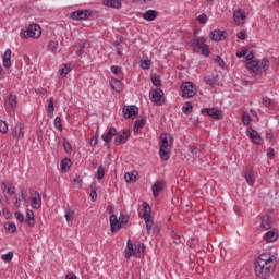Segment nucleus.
<instances>
[{
  "label": "nucleus",
  "instance_id": "nucleus-1",
  "mask_svg": "<svg viewBox=\"0 0 279 279\" xmlns=\"http://www.w3.org/2000/svg\"><path fill=\"white\" fill-rule=\"evenodd\" d=\"M276 267V255L271 252L262 253L254 266L255 276L260 279H268Z\"/></svg>",
  "mask_w": 279,
  "mask_h": 279
},
{
  "label": "nucleus",
  "instance_id": "nucleus-2",
  "mask_svg": "<svg viewBox=\"0 0 279 279\" xmlns=\"http://www.w3.org/2000/svg\"><path fill=\"white\" fill-rule=\"evenodd\" d=\"M190 47H192L194 53L203 56V58H208L210 56V47L206 44V38L204 37H194L190 43Z\"/></svg>",
  "mask_w": 279,
  "mask_h": 279
},
{
  "label": "nucleus",
  "instance_id": "nucleus-3",
  "mask_svg": "<svg viewBox=\"0 0 279 279\" xmlns=\"http://www.w3.org/2000/svg\"><path fill=\"white\" fill-rule=\"evenodd\" d=\"M109 223L112 234H116V232H119L121 228H128V226H130V217H128L125 214H120L119 217L111 214L109 217Z\"/></svg>",
  "mask_w": 279,
  "mask_h": 279
},
{
  "label": "nucleus",
  "instance_id": "nucleus-4",
  "mask_svg": "<svg viewBox=\"0 0 279 279\" xmlns=\"http://www.w3.org/2000/svg\"><path fill=\"white\" fill-rule=\"evenodd\" d=\"M235 56L236 58H244L245 62H248L246 64L248 71H253V73H258V71H260V62L254 61V52L252 50L245 48L242 51L236 52Z\"/></svg>",
  "mask_w": 279,
  "mask_h": 279
},
{
  "label": "nucleus",
  "instance_id": "nucleus-5",
  "mask_svg": "<svg viewBox=\"0 0 279 279\" xmlns=\"http://www.w3.org/2000/svg\"><path fill=\"white\" fill-rule=\"evenodd\" d=\"M43 35V29L38 24H31L26 29H22L20 32L21 38H40Z\"/></svg>",
  "mask_w": 279,
  "mask_h": 279
},
{
  "label": "nucleus",
  "instance_id": "nucleus-6",
  "mask_svg": "<svg viewBox=\"0 0 279 279\" xmlns=\"http://www.w3.org/2000/svg\"><path fill=\"white\" fill-rule=\"evenodd\" d=\"M149 100L153 104H156V106H165L167 98L165 97V92H162L160 88H155L149 92Z\"/></svg>",
  "mask_w": 279,
  "mask_h": 279
},
{
  "label": "nucleus",
  "instance_id": "nucleus-7",
  "mask_svg": "<svg viewBox=\"0 0 279 279\" xmlns=\"http://www.w3.org/2000/svg\"><path fill=\"white\" fill-rule=\"evenodd\" d=\"M180 88L182 92V97H185V99H191L197 95V87L191 82L182 83Z\"/></svg>",
  "mask_w": 279,
  "mask_h": 279
},
{
  "label": "nucleus",
  "instance_id": "nucleus-8",
  "mask_svg": "<svg viewBox=\"0 0 279 279\" xmlns=\"http://www.w3.org/2000/svg\"><path fill=\"white\" fill-rule=\"evenodd\" d=\"M29 202L31 208L34 210H40L43 206V198H40V193H38V191L31 190Z\"/></svg>",
  "mask_w": 279,
  "mask_h": 279
},
{
  "label": "nucleus",
  "instance_id": "nucleus-9",
  "mask_svg": "<svg viewBox=\"0 0 279 279\" xmlns=\"http://www.w3.org/2000/svg\"><path fill=\"white\" fill-rule=\"evenodd\" d=\"M90 16H93V11L88 9H81L71 13L73 21H86V19H90Z\"/></svg>",
  "mask_w": 279,
  "mask_h": 279
},
{
  "label": "nucleus",
  "instance_id": "nucleus-10",
  "mask_svg": "<svg viewBox=\"0 0 279 279\" xmlns=\"http://www.w3.org/2000/svg\"><path fill=\"white\" fill-rule=\"evenodd\" d=\"M201 112L204 114H208L211 119H217L218 121L223 119V111L217 107L213 108H203Z\"/></svg>",
  "mask_w": 279,
  "mask_h": 279
},
{
  "label": "nucleus",
  "instance_id": "nucleus-11",
  "mask_svg": "<svg viewBox=\"0 0 279 279\" xmlns=\"http://www.w3.org/2000/svg\"><path fill=\"white\" fill-rule=\"evenodd\" d=\"M122 114L124 119H134L138 117V107L134 105L124 106L122 108Z\"/></svg>",
  "mask_w": 279,
  "mask_h": 279
},
{
  "label": "nucleus",
  "instance_id": "nucleus-12",
  "mask_svg": "<svg viewBox=\"0 0 279 279\" xmlns=\"http://www.w3.org/2000/svg\"><path fill=\"white\" fill-rule=\"evenodd\" d=\"M246 135L248 136V138H251V143H253V145L263 144V136L258 133V131H256V129H246Z\"/></svg>",
  "mask_w": 279,
  "mask_h": 279
},
{
  "label": "nucleus",
  "instance_id": "nucleus-13",
  "mask_svg": "<svg viewBox=\"0 0 279 279\" xmlns=\"http://www.w3.org/2000/svg\"><path fill=\"white\" fill-rule=\"evenodd\" d=\"M246 19H247V15L245 14V10L236 9L233 12V20H234L235 25H238V26L245 25Z\"/></svg>",
  "mask_w": 279,
  "mask_h": 279
},
{
  "label": "nucleus",
  "instance_id": "nucleus-14",
  "mask_svg": "<svg viewBox=\"0 0 279 279\" xmlns=\"http://www.w3.org/2000/svg\"><path fill=\"white\" fill-rule=\"evenodd\" d=\"M114 136H117V130L114 128H109L108 131L101 135V138L106 144V147H108V149H110L111 147L110 143L112 138H114Z\"/></svg>",
  "mask_w": 279,
  "mask_h": 279
},
{
  "label": "nucleus",
  "instance_id": "nucleus-15",
  "mask_svg": "<svg viewBox=\"0 0 279 279\" xmlns=\"http://www.w3.org/2000/svg\"><path fill=\"white\" fill-rule=\"evenodd\" d=\"M209 38L214 40V43H219V40H226L228 38V32L215 29L209 33Z\"/></svg>",
  "mask_w": 279,
  "mask_h": 279
},
{
  "label": "nucleus",
  "instance_id": "nucleus-16",
  "mask_svg": "<svg viewBox=\"0 0 279 279\" xmlns=\"http://www.w3.org/2000/svg\"><path fill=\"white\" fill-rule=\"evenodd\" d=\"M131 132L129 130H122L118 136L114 138V145H121L123 143H128V137L131 136Z\"/></svg>",
  "mask_w": 279,
  "mask_h": 279
},
{
  "label": "nucleus",
  "instance_id": "nucleus-17",
  "mask_svg": "<svg viewBox=\"0 0 279 279\" xmlns=\"http://www.w3.org/2000/svg\"><path fill=\"white\" fill-rule=\"evenodd\" d=\"M12 136H14V138H23V136H25V124L16 123L12 130Z\"/></svg>",
  "mask_w": 279,
  "mask_h": 279
},
{
  "label": "nucleus",
  "instance_id": "nucleus-18",
  "mask_svg": "<svg viewBox=\"0 0 279 279\" xmlns=\"http://www.w3.org/2000/svg\"><path fill=\"white\" fill-rule=\"evenodd\" d=\"M160 138H161L160 147L165 149H171V146L173 145V138L169 137L167 133L161 134Z\"/></svg>",
  "mask_w": 279,
  "mask_h": 279
},
{
  "label": "nucleus",
  "instance_id": "nucleus-19",
  "mask_svg": "<svg viewBox=\"0 0 279 279\" xmlns=\"http://www.w3.org/2000/svg\"><path fill=\"white\" fill-rule=\"evenodd\" d=\"M2 64L4 69H10L12 66V50L7 49L2 57Z\"/></svg>",
  "mask_w": 279,
  "mask_h": 279
},
{
  "label": "nucleus",
  "instance_id": "nucleus-20",
  "mask_svg": "<svg viewBox=\"0 0 279 279\" xmlns=\"http://www.w3.org/2000/svg\"><path fill=\"white\" fill-rule=\"evenodd\" d=\"M165 189V181H156L151 186L154 197H158Z\"/></svg>",
  "mask_w": 279,
  "mask_h": 279
},
{
  "label": "nucleus",
  "instance_id": "nucleus-21",
  "mask_svg": "<svg viewBox=\"0 0 279 279\" xmlns=\"http://www.w3.org/2000/svg\"><path fill=\"white\" fill-rule=\"evenodd\" d=\"M102 5H106V8L121 10V8H123V2H121V0H104Z\"/></svg>",
  "mask_w": 279,
  "mask_h": 279
},
{
  "label": "nucleus",
  "instance_id": "nucleus-22",
  "mask_svg": "<svg viewBox=\"0 0 279 279\" xmlns=\"http://www.w3.org/2000/svg\"><path fill=\"white\" fill-rule=\"evenodd\" d=\"M24 222L28 225L29 228H34V226H36V217L34 216L33 209H26V219Z\"/></svg>",
  "mask_w": 279,
  "mask_h": 279
},
{
  "label": "nucleus",
  "instance_id": "nucleus-23",
  "mask_svg": "<svg viewBox=\"0 0 279 279\" xmlns=\"http://www.w3.org/2000/svg\"><path fill=\"white\" fill-rule=\"evenodd\" d=\"M266 243H276V240L279 239V234L277 231H268L263 236Z\"/></svg>",
  "mask_w": 279,
  "mask_h": 279
},
{
  "label": "nucleus",
  "instance_id": "nucleus-24",
  "mask_svg": "<svg viewBox=\"0 0 279 279\" xmlns=\"http://www.w3.org/2000/svg\"><path fill=\"white\" fill-rule=\"evenodd\" d=\"M143 19L148 22L156 21L158 19V11L149 9L143 14Z\"/></svg>",
  "mask_w": 279,
  "mask_h": 279
},
{
  "label": "nucleus",
  "instance_id": "nucleus-25",
  "mask_svg": "<svg viewBox=\"0 0 279 279\" xmlns=\"http://www.w3.org/2000/svg\"><path fill=\"white\" fill-rule=\"evenodd\" d=\"M244 179L248 186H254V184H256V173H254L253 170L246 171Z\"/></svg>",
  "mask_w": 279,
  "mask_h": 279
},
{
  "label": "nucleus",
  "instance_id": "nucleus-26",
  "mask_svg": "<svg viewBox=\"0 0 279 279\" xmlns=\"http://www.w3.org/2000/svg\"><path fill=\"white\" fill-rule=\"evenodd\" d=\"M110 85L116 93H121V90H123V82L119 78H111Z\"/></svg>",
  "mask_w": 279,
  "mask_h": 279
},
{
  "label": "nucleus",
  "instance_id": "nucleus-27",
  "mask_svg": "<svg viewBox=\"0 0 279 279\" xmlns=\"http://www.w3.org/2000/svg\"><path fill=\"white\" fill-rule=\"evenodd\" d=\"M72 69L69 64H61L59 66V77H66L71 73Z\"/></svg>",
  "mask_w": 279,
  "mask_h": 279
},
{
  "label": "nucleus",
  "instance_id": "nucleus-28",
  "mask_svg": "<svg viewBox=\"0 0 279 279\" xmlns=\"http://www.w3.org/2000/svg\"><path fill=\"white\" fill-rule=\"evenodd\" d=\"M134 254H135L134 244L132 243V240L129 239L126 242L125 258H132Z\"/></svg>",
  "mask_w": 279,
  "mask_h": 279
},
{
  "label": "nucleus",
  "instance_id": "nucleus-29",
  "mask_svg": "<svg viewBox=\"0 0 279 279\" xmlns=\"http://www.w3.org/2000/svg\"><path fill=\"white\" fill-rule=\"evenodd\" d=\"M205 83L210 86V88L217 86V84H219V76L217 75H209L207 77H205Z\"/></svg>",
  "mask_w": 279,
  "mask_h": 279
},
{
  "label": "nucleus",
  "instance_id": "nucleus-30",
  "mask_svg": "<svg viewBox=\"0 0 279 279\" xmlns=\"http://www.w3.org/2000/svg\"><path fill=\"white\" fill-rule=\"evenodd\" d=\"M146 223L147 234H151V230L154 228V217L151 216H144L142 217Z\"/></svg>",
  "mask_w": 279,
  "mask_h": 279
},
{
  "label": "nucleus",
  "instance_id": "nucleus-31",
  "mask_svg": "<svg viewBox=\"0 0 279 279\" xmlns=\"http://www.w3.org/2000/svg\"><path fill=\"white\" fill-rule=\"evenodd\" d=\"M170 235L173 239L171 245H179V247H182V238L178 235V233H175V231H173L172 229L170 230Z\"/></svg>",
  "mask_w": 279,
  "mask_h": 279
},
{
  "label": "nucleus",
  "instance_id": "nucleus-32",
  "mask_svg": "<svg viewBox=\"0 0 279 279\" xmlns=\"http://www.w3.org/2000/svg\"><path fill=\"white\" fill-rule=\"evenodd\" d=\"M134 256H136V258H143V256H145V244L144 243L137 244V250H135Z\"/></svg>",
  "mask_w": 279,
  "mask_h": 279
},
{
  "label": "nucleus",
  "instance_id": "nucleus-33",
  "mask_svg": "<svg viewBox=\"0 0 279 279\" xmlns=\"http://www.w3.org/2000/svg\"><path fill=\"white\" fill-rule=\"evenodd\" d=\"M136 175H138V172H136V171L126 172L124 174V180H125V182H131V183L136 182V180H137Z\"/></svg>",
  "mask_w": 279,
  "mask_h": 279
},
{
  "label": "nucleus",
  "instance_id": "nucleus-34",
  "mask_svg": "<svg viewBox=\"0 0 279 279\" xmlns=\"http://www.w3.org/2000/svg\"><path fill=\"white\" fill-rule=\"evenodd\" d=\"M272 223L274 222L270 220L268 216L262 218V228H264V230H270Z\"/></svg>",
  "mask_w": 279,
  "mask_h": 279
},
{
  "label": "nucleus",
  "instance_id": "nucleus-35",
  "mask_svg": "<svg viewBox=\"0 0 279 279\" xmlns=\"http://www.w3.org/2000/svg\"><path fill=\"white\" fill-rule=\"evenodd\" d=\"M69 169H71V159L65 158V159L61 160V171L63 173H66V171H69Z\"/></svg>",
  "mask_w": 279,
  "mask_h": 279
},
{
  "label": "nucleus",
  "instance_id": "nucleus-36",
  "mask_svg": "<svg viewBox=\"0 0 279 279\" xmlns=\"http://www.w3.org/2000/svg\"><path fill=\"white\" fill-rule=\"evenodd\" d=\"M159 157L161 158V160L167 161L170 158L169 155V148H159Z\"/></svg>",
  "mask_w": 279,
  "mask_h": 279
},
{
  "label": "nucleus",
  "instance_id": "nucleus-37",
  "mask_svg": "<svg viewBox=\"0 0 279 279\" xmlns=\"http://www.w3.org/2000/svg\"><path fill=\"white\" fill-rule=\"evenodd\" d=\"M143 208H144V214L142 217H151V206H149V203L144 202Z\"/></svg>",
  "mask_w": 279,
  "mask_h": 279
},
{
  "label": "nucleus",
  "instance_id": "nucleus-38",
  "mask_svg": "<svg viewBox=\"0 0 279 279\" xmlns=\"http://www.w3.org/2000/svg\"><path fill=\"white\" fill-rule=\"evenodd\" d=\"M146 123L145 119H141L135 121L134 126H133V131L136 133L138 132V130H141V128H144Z\"/></svg>",
  "mask_w": 279,
  "mask_h": 279
},
{
  "label": "nucleus",
  "instance_id": "nucleus-39",
  "mask_svg": "<svg viewBox=\"0 0 279 279\" xmlns=\"http://www.w3.org/2000/svg\"><path fill=\"white\" fill-rule=\"evenodd\" d=\"M14 258V253L12 251H9L8 253L1 255V260L3 263H10Z\"/></svg>",
  "mask_w": 279,
  "mask_h": 279
},
{
  "label": "nucleus",
  "instance_id": "nucleus-40",
  "mask_svg": "<svg viewBox=\"0 0 279 279\" xmlns=\"http://www.w3.org/2000/svg\"><path fill=\"white\" fill-rule=\"evenodd\" d=\"M242 123L243 125H250L252 123V116H250L247 111L243 112L242 114Z\"/></svg>",
  "mask_w": 279,
  "mask_h": 279
},
{
  "label": "nucleus",
  "instance_id": "nucleus-41",
  "mask_svg": "<svg viewBox=\"0 0 279 279\" xmlns=\"http://www.w3.org/2000/svg\"><path fill=\"white\" fill-rule=\"evenodd\" d=\"M54 110H56V106L53 104L52 98H50V100L48 101V107H47L48 116L53 117Z\"/></svg>",
  "mask_w": 279,
  "mask_h": 279
},
{
  "label": "nucleus",
  "instance_id": "nucleus-42",
  "mask_svg": "<svg viewBox=\"0 0 279 279\" xmlns=\"http://www.w3.org/2000/svg\"><path fill=\"white\" fill-rule=\"evenodd\" d=\"M4 228L9 232H11V234H14V232H16V223H14V222H5Z\"/></svg>",
  "mask_w": 279,
  "mask_h": 279
},
{
  "label": "nucleus",
  "instance_id": "nucleus-43",
  "mask_svg": "<svg viewBox=\"0 0 279 279\" xmlns=\"http://www.w3.org/2000/svg\"><path fill=\"white\" fill-rule=\"evenodd\" d=\"M73 217H75V211L73 209H65V214H64V218L65 220L69 221H73Z\"/></svg>",
  "mask_w": 279,
  "mask_h": 279
},
{
  "label": "nucleus",
  "instance_id": "nucleus-44",
  "mask_svg": "<svg viewBox=\"0 0 279 279\" xmlns=\"http://www.w3.org/2000/svg\"><path fill=\"white\" fill-rule=\"evenodd\" d=\"M9 106H10V108H12L13 110L16 108V106H19V102H17V100H16V96H14V95H10L9 96Z\"/></svg>",
  "mask_w": 279,
  "mask_h": 279
},
{
  "label": "nucleus",
  "instance_id": "nucleus-45",
  "mask_svg": "<svg viewBox=\"0 0 279 279\" xmlns=\"http://www.w3.org/2000/svg\"><path fill=\"white\" fill-rule=\"evenodd\" d=\"M140 66H141V69H143L144 71H147V70L151 69V60L147 59V60L141 61Z\"/></svg>",
  "mask_w": 279,
  "mask_h": 279
},
{
  "label": "nucleus",
  "instance_id": "nucleus-46",
  "mask_svg": "<svg viewBox=\"0 0 279 279\" xmlns=\"http://www.w3.org/2000/svg\"><path fill=\"white\" fill-rule=\"evenodd\" d=\"M104 175H106V168H104V166H99L96 174L97 180H104Z\"/></svg>",
  "mask_w": 279,
  "mask_h": 279
},
{
  "label": "nucleus",
  "instance_id": "nucleus-47",
  "mask_svg": "<svg viewBox=\"0 0 279 279\" xmlns=\"http://www.w3.org/2000/svg\"><path fill=\"white\" fill-rule=\"evenodd\" d=\"M53 125H54L56 130H58V132H62V119L60 117L57 116L54 118Z\"/></svg>",
  "mask_w": 279,
  "mask_h": 279
},
{
  "label": "nucleus",
  "instance_id": "nucleus-48",
  "mask_svg": "<svg viewBox=\"0 0 279 279\" xmlns=\"http://www.w3.org/2000/svg\"><path fill=\"white\" fill-rule=\"evenodd\" d=\"M197 21L201 25H206L208 23V15H206V13H202L198 15Z\"/></svg>",
  "mask_w": 279,
  "mask_h": 279
},
{
  "label": "nucleus",
  "instance_id": "nucleus-49",
  "mask_svg": "<svg viewBox=\"0 0 279 279\" xmlns=\"http://www.w3.org/2000/svg\"><path fill=\"white\" fill-rule=\"evenodd\" d=\"M193 110V104L191 101L186 102V106L182 107L183 114H189Z\"/></svg>",
  "mask_w": 279,
  "mask_h": 279
},
{
  "label": "nucleus",
  "instance_id": "nucleus-50",
  "mask_svg": "<svg viewBox=\"0 0 279 279\" xmlns=\"http://www.w3.org/2000/svg\"><path fill=\"white\" fill-rule=\"evenodd\" d=\"M0 132L2 134H8V122L0 120Z\"/></svg>",
  "mask_w": 279,
  "mask_h": 279
},
{
  "label": "nucleus",
  "instance_id": "nucleus-51",
  "mask_svg": "<svg viewBox=\"0 0 279 279\" xmlns=\"http://www.w3.org/2000/svg\"><path fill=\"white\" fill-rule=\"evenodd\" d=\"M14 217L15 219H17V221H20V223H25V216L23 215V213L15 211Z\"/></svg>",
  "mask_w": 279,
  "mask_h": 279
},
{
  "label": "nucleus",
  "instance_id": "nucleus-52",
  "mask_svg": "<svg viewBox=\"0 0 279 279\" xmlns=\"http://www.w3.org/2000/svg\"><path fill=\"white\" fill-rule=\"evenodd\" d=\"M260 66L262 69H264V71H267V69H269V59L267 58L262 59Z\"/></svg>",
  "mask_w": 279,
  "mask_h": 279
},
{
  "label": "nucleus",
  "instance_id": "nucleus-53",
  "mask_svg": "<svg viewBox=\"0 0 279 279\" xmlns=\"http://www.w3.org/2000/svg\"><path fill=\"white\" fill-rule=\"evenodd\" d=\"M266 156L270 160H274V158L276 156V150L274 148H268L267 151H266Z\"/></svg>",
  "mask_w": 279,
  "mask_h": 279
},
{
  "label": "nucleus",
  "instance_id": "nucleus-54",
  "mask_svg": "<svg viewBox=\"0 0 279 279\" xmlns=\"http://www.w3.org/2000/svg\"><path fill=\"white\" fill-rule=\"evenodd\" d=\"M98 138H99V134L96 133L95 136L92 137V140H90V142H89V145H90L92 147H97V141H98Z\"/></svg>",
  "mask_w": 279,
  "mask_h": 279
},
{
  "label": "nucleus",
  "instance_id": "nucleus-55",
  "mask_svg": "<svg viewBox=\"0 0 279 279\" xmlns=\"http://www.w3.org/2000/svg\"><path fill=\"white\" fill-rule=\"evenodd\" d=\"M262 104H263V106H265V108H269V106H271V98L263 97Z\"/></svg>",
  "mask_w": 279,
  "mask_h": 279
},
{
  "label": "nucleus",
  "instance_id": "nucleus-56",
  "mask_svg": "<svg viewBox=\"0 0 279 279\" xmlns=\"http://www.w3.org/2000/svg\"><path fill=\"white\" fill-rule=\"evenodd\" d=\"M63 147L66 153L71 154L73 151V147L71 146V143L69 142H63Z\"/></svg>",
  "mask_w": 279,
  "mask_h": 279
},
{
  "label": "nucleus",
  "instance_id": "nucleus-57",
  "mask_svg": "<svg viewBox=\"0 0 279 279\" xmlns=\"http://www.w3.org/2000/svg\"><path fill=\"white\" fill-rule=\"evenodd\" d=\"M238 38H239V40H246V39H247V32L241 31V32L238 34Z\"/></svg>",
  "mask_w": 279,
  "mask_h": 279
},
{
  "label": "nucleus",
  "instance_id": "nucleus-58",
  "mask_svg": "<svg viewBox=\"0 0 279 279\" xmlns=\"http://www.w3.org/2000/svg\"><path fill=\"white\" fill-rule=\"evenodd\" d=\"M58 47H59L58 41H51L49 44V49H51L54 53L56 51H58Z\"/></svg>",
  "mask_w": 279,
  "mask_h": 279
},
{
  "label": "nucleus",
  "instance_id": "nucleus-59",
  "mask_svg": "<svg viewBox=\"0 0 279 279\" xmlns=\"http://www.w3.org/2000/svg\"><path fill=\"white\" fill-rule=\"evenodd\" d=\"M74 184L78 187L82 189V184H84V181L82 180V178L77 177L74 179Z\"/></svg>",
  "mask_w": 279,
  "mask_h": 279
},
{
  "label": "nucleus",
  "instance_id": "nucleus-60",
  "mask_svg": "<svg viewBox=\"0 0 279 279\" xmlns=\"http://www.w3.org/2000/svg\"><path fill=\"white\" fill-rule=\"evenodd\" d=\"M111 73H113V75H119V73H121V68H119L117 65H112Z\"/></svg>",
  "mask_w": 279,
  "mask_h": 279
},
{
  "label": "nucleus",
  "instance_id": "nucleus-61",
  "mask_svg": "<svg viewBox=\"0 0 279 279\" xmlns=\"http://www.w3.org/2000/svg\"><path fill=\"white\" fill-rule=\"evenodd\" d=\"M90 197H92V202H97V191L92 190Z\"/></svg>",
  "mask_w": 279,
  "mask_h": 279
},
{
  "label": "nucleus",
  "instance_id": "nucleus-62",
  "mask_svg": "<svg viewBox=\"0 0 279 279\" xmlns=\"http://www.w3.org/2000/svg\"><path fill=\"white\" fill-rule=\"evenodd\" d=\"M21 198L23 199V202H27V192L26 191L21 192Z\"/></svg>",
  "mask_w": 279,
  "mask_h": 279
},
{
  "label": "nucleus",
  "instance_id": "nucleus-63",
  "mask_svg": "<svg viewBox=\"0 0 279 279\" xmlns=\"http://www.w3.org/2000/svg\"><path fill=\"white\" fill-rule=\"evenodd\" d=\"M153 84H154V86H160V84H161L160 78L154 77L153 78Z\"/></svg>",
  "mask_w": 279,
  "mask_h": 279
},
{
  "label": "nucleus",
  "instance_id": "nucleus-64",
  "mask_svg": "<svg viewBox=\"0 0 279 279\" xmlns=\"http://www.w3.org/2000/svg\"><path fill=\"white\" fill-rule=\"evenodd\" d=\"M65 279H77V276H75V274L70 272L68 275H65Z\"/></svg>",
  "mask_w": 279,
  "mask_h": 279
}]
</instances>
